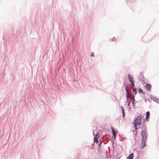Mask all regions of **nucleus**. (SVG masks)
Returning a JSON list of instances; mask_svg holds the SVG:
<instances>
[{"mask_svg": "<svg viewBox=\"0 0 159 159\" xmlns=\"http://www.w3.org/2000/svg\"><path fill=\"white\" fill-rule=\"evenodd\" d=\"M141 144L142 148H143L146 146V142L147 140V136L145 131L142 129L141 132Z\"/></svg>", "mask_w": 159, "mask_h": 159, "instance_id": "obj_1", "label": "nucleus"}, {"mask_svg": "<svg viewBox=\"0 0 159 159\" xmlns=\"http://www.w3.org/2000/svg\"><path fill=\"white\" fill-rule=\"evenodd\" d=\"M141 115H139L135 119L133 124H134V128L135 129L133 131L134 132V131H136V130H137L138 129H139L140 128L139 126L141 124Z\"/></svg>", "mask_w": 159, "mask_h": 159, "instance_id": "obj_2", "label": "nucleus"}, {"mask_svg": "<svg viewBox=\"0 0 159 159\" xmlns=\"http://www.w3.org/2000/svg\"><path fill=\"white\" fill-rule=\"evenodd\" d=\"M125 83H124V85L125 87V90L126 92V101L125 102V103L126 104V105H127V104L129 102V100L128 99L130 97V95L129 93V90L128 88L127 87V86H126L125 84Z\"/></svg>", "mask_w": 159, "mask_h": 159, "instance_id": "obj_3", "label": "nucleus"}, {"mask_svg": "<svg viewBox=\"0 0 159 159\" xmlns=\"http://www.w3.org/2000/svg\"><path fill=\"white\" fill-rule=\"evenodd\" d=\"M95 131H93V134L94 136V142L96 143H97L98 142V140L97 139V137L98 136V133H96L95 135Z\"/></svg>", "mask_w": 159, "mask_h": 159, "instance_id": "obj_4", "label": "nucleus"}, {"mask_svg": "<svg viewBox=\"0 0 159 159\" xmlns=\"http://www.w3.org/2000/svg\"><path fill=\"white\" fill-rule=\"evenodd\" d=\"M132 97L131 98V101L132 102V103L133 106V108L134 109L135 108V99L134 98L135 95L132 94Z\"/></svg>", "mask_w": 159, "mask_h": 159, "instance_id": "obj_5", "label": "nucleus"}, {"mask_svg": "<svg viewBox=\"0 0 159 159\" xmlns=\"http://www.w3.org/2000/svg\"><path fill=\"white\" fill-rule=\"evenodd\" d=\"M150 97L151 99L155 102L159 101V99L153 96L151 94L150 95Z\"/></svg>", "mask_w": 159, "mask_h": 159, "instance_id": "obj_6", "label": "nucleus"}, {"mask_svg": "<svg viewBox=\"0 0 159 159\" xmlns=\"http://www.w3.org/2000/svg\"><path fill=\"white\" fill-rule=\"evenodd\" d=\"M128 80L129 82L131 83V82H134V80L132 78V76L130 75V74H128Z\"/></svg>", "mask_w": 159, "mask_h": 159, "instance_id": "obj_7", "label": "nucleus"}, {"mask_svg": "<svg viewBox=\"0 0 159 159\" xmlns=\"http://www.w3.org/2000/svg\"><path fill=\"white\" fill-rule=\"evenodd\" d=\"M151 85L147 83L145 86V88L147 89L148 91L151 90Z\"/></svg>", "mask_w": 159, "mask_h": 159, "instance_id": "obj_8", "label": "nucleus"}, {"mask_svg": "<svg viewBox=\"0 0 159 159\" xmlns=\"http://www.w3.org/2000/svg\"><path fill=\"white\" fill-rule=\"evenodd\" d=\"M150 112L149 111H147L146 113V116L145 118V120L146 121H148V119L149 118L150 116Z\"/></svg>", "mask_w": 159, "mask_h": 159, "instance_id": "obj_9", "label": "nucleus"}, {"mask_svg": "<svg viewBox=\"0 0 159 159\" xmlns=\"http://www.w3.org/2000/svg\"><path fill=\"white\" fill-rule=\"evenodd\" d=\"M134 157V154L133 153H131L129 154V156L126 159H133Z\"/></svg>", "mask_w": 159, "mask_h": 159, "instance_id": "obj_10", "label": "nucleus"}, {"mask_svg": "<svg viewBox=\"0 0 159 159\" xmlns=\"http://www.w3.org/2000/svg\"><path fill=\"white\" fill-rule=\"evenodd\" d=\"M121 110L122 112L123 117V118L124 117L125 115V112L124 110V108L122 107H121Z\"/></svg>", "mask_w": 159, "mask_h": 159, "instance_id": "obj_11", "label": "nucleus"}, {"mask_svg": "<svg viewBox=\"0 0 159 159\" xmlns=\"http://www.w3.org/2000/svg\"><path fill=\"white\" fill-rule=\"evenodd\" d=\"M139 78V79L141 80H144V78L143 76V75L141 74H140Z\"/></svg>", "mask_w": 159, "mask_h": 159, "instance_id": "obj_12", "label": "nucleus"}, {"mask_svg": "<svg viewBox=\"0 0 159 159\" xmlns=\"http://www.w3.org/2000/svg\"><path fill=\"white\" fill-rule=\"evenodd\" d=\"M138 91L140 93H142L143 94H144L145 93V92H143V90L141 88H139L138 89Z\"/></svg>", "mask_w": 159, "mask_h": 159, "instance_id": "obj_13", "label": "nucleus"}, {"mask_svg": "<svg viewBox=\"0 0 159 159\" xmlns=\"http://www.w3.org/2000/svg\"><path fill=\"white\" fill-rule=\"evenodd\" d=\"M130 85L131 86L132 89L134 88H135V87L134 85V82H131L130 84Z\"/></svg>", "mask_w": 159, "mask_h": 159, "instance_id": "obj_14", "label": "nucleus"}, {"mask_svg": "<svg viewBox=\"0 0 159 159\" xmlns=\"http://www.w3.org/2000/svg\"><path fill=\"white\" fill-rule=\"evenodd\" d=\"M132 91L133 93L134 94H136L137 92V90H136L135 88L132 89Z\"/></svg>", "mask_w": 159, "mask_h": 159, "instance_id": "obj_15", "label": "nucleus"}, {"mask_svg": "<svg viewBox=\"0 0 159 159\" xmlns=\"http://www.w3.org/2000/svg\"><path fill=\"white\" fill-rule=\"evenodd\" d=\"M142 125V127H141L142 129H143L144 131L146 130H147V128L145 126H143V124Z\"/></svg>", "mask_w": 159, "mask_h": 159, "instance_id": "obj_16", "label": "nucleus"}, {"mask_svg": "<svg viewBox=\"0 0 159 159\" xmlns=\"http://www.w3.org/2000/svg\"><path fill=\"white\" fill-rule=\"evenodd\" d=\"M110 41H116L117 40L116 39L115 37H113L112 38H111L110 39Z\"/></svg>", "mask_w": 159, "mask_h": 159, "instance_id": "obj_17", "label": "nucleus"}, {"mask_svg": "<svg viewBox=\"0 0 159 159\" xmlns=\"http://www.w3.org/2000/svg\"><path fill=\"white\" fill-rule=\"evenodd\" d=\"M112 134L113 135L116 134V132L115 130L112 131Z\"/></svg>", "mask_w": 159, "mask_h": 159, "instance_id": "obj_18", "label": "nucleus"}, {"mask_svg": "<svg viewBox=\"0 0 159 159\" xmlns=\"http://www.w3.org/2000/svg\"><path fill=\"white\" fill-rule=\"evenodd\" d=\"M93 54H94V53L93 52H92L91 53V57H94V56L93 55Z\"/></svg>", "mask_w": 159, "mask_h": 159, "instance_id": "obj_19", "label": "nucleus"}, {"mask_svg": "<svg viewBox=\"0 0 159 159\" xmlns=\"http://www.w3.org/2000/svg\"><path fill=\"white\" fill-rule=\"evenodd\" d=\"M111 129L112 131L113 130H114V127H112V126L111 127Z\"/></svg>", "mask_w": 159, "mask_h": 159, "instance_id": "obj_20", "label": "nucleus"}, {"mask_svg": "<svg viewBox=\"0 0 159 159\" xmlns=\"http://www.w3.org/2000/svg\"><path fill=\"white\" fill-rule=\"evenodd\" d=\"M114 137H113V140H114L116 137V135H113Z\"/></svg>", "mask_w": 159, "mask_h": 159, "instance_id": "obj_21", "label": "nucleus"}, {"mask_svg": "<svg viewBox=\"0 0 159 159\" xmlns=\"http://www.w3.org/2000/svg\"><path fill=\"white\" fill-rule=\"evenodd\" d=\"M101 144V143H100L98 144V146L99 147V148H100V145Z\"/></svg>", "mask_w": 159, "mask_h": 159, "instance_id": "obj_22", "label": "nucleus"}, {"mask_svg": "<svg viewBox=\"0 0 159 159\" xmlns=\"http://www.w3.org/2000/svg\"><path fill=\"white\" fill-rule=\"evenodd\" d=\"M100 143H101L102 142V140L101 139H100Z\"/></svg>", "mask_w": 159, "mask_h": 159, "instance_id": "obj_23", "label": "nucleus"}, {"mask_svg": "<svg viewBox=\"0 0 159 159\" xmlns=\"http://www.w3.org/2000/svg\"><path fill=\"white\" fill-rule=\"evenodd\" d=\"M130 102H129V103H127V106H129V105H130Z\"/></svg>", "mask_w": 159, "mask_h": 159, "instance_id": "obj_24", "label": "nucleus"}, {"mask_svg": "<svg viewBox=\"0 0 159 159\" xmlns=\"http://www.w3.org/2000/svg\"><path fill=\"white\" fill-rule=\"evenodd\" d=\"M119 140L120 141H122V139H120Z\"/></svg>", "mask_w": 159, "mask_h": 159, "instance_id": "obj_25", "label": "nucleus"}, {"mask_svg": "<svg viewBox=\"0 0 159 159\" xmlns=\"http://www.w3.org/2000/svg\"><path fill=\"white\" fill-rule=\"evenodd\" d=\"M116 159H119V157H118V158H117Z\"/></svg>", "mask_w": 159, "mask_h": 159, "instance_id": "obj_26", "label": "nucleus"}, {"mask_svg": "<svg viewBox=\"0 0 159 159\" xmlns=\"http://www.w3.org/2000/svg\"><path fill=\"white\" fill-rule=\"evenodd\" d=\"M119 136H120V134H119Z\"/></svg>", "mask_w": 159, "mask_h": 159, "instance_id": "obj_27", "label": "nucleus"}]
</instances>
